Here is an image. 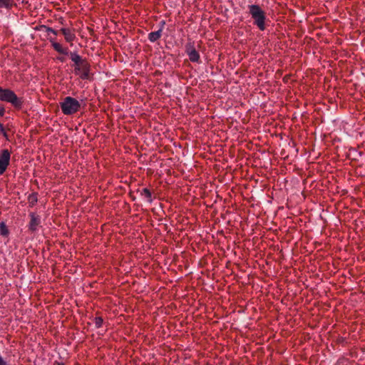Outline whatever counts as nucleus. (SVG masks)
I'll return each instance as SVG.
<instances>
[{"label":"nucleus","mask_w":365,"mask_h":365,"mask_svg":"<svg viewBox=\"0 0 365 365\" xmlns=\"http://www.w3.org/2000/svg\"><path fill=\"white\" fill-rule=\"evenodd\" d=\"M61 31L68 42H71L76 37L75 34L69 29L63 28L61 29Z\"/></svg>","instance_id":"nucleus-8"},{"label":"nucleus","mask_w":365,"mask_h":365,"mask_svg":"<svg viewBox=\"0 0 365 365\" xmlns=\"http://www.w3.org/2000/svg\"><path fill=\"white\" fill-rule=\"evenodd\" d=\"M91 65L86 60L78 66H75L74 73L76 75H79L80 78L83 80H88L91 78L90 75Z\"/></svg>","instance_id":"nucleus-5"},{"label":"nucleus","mask_w":365,"mask_h":365,"mask_svg":"<svg viewBox=\"0 0 365 365\" xmlns=\"http://www.w3.org/2000/svg\"><path fill=\"white\" fill-rule=\"evenodd\" d=\"M0 133L5 135V130L4 128V126L1 123H0Z\"/></svg>","instance_id":"nucleus-18"},{"label":"nucleus","mask_w":365,"mask_h":365,"mask_svg":"<svg viewBox=\"0 0 365 365\" xmlns=\"http://www.w3.org/2000/svg\"><path fill=\"white\" fill-rule=\"evenodd\" d=\"M61 62H63L65 61V58L63 57H61L58 58Z\"/></svg>","instance_id":"nucleus-23"},{"label":"nucleus","mask_w":365,"mask_h":365,"mask_svg":"<svg viewBox=\"0 0 365 365\" xmlns=\"http://www.w3.org/2000/svg\"><path fill=\"white\" fill-rule=\"evenodd\" d=\"M9 6V0H0V7H8Z\"/></svg>","instance_id":"nucleus-17"},{"label":"nucleus","mask_w":365,"mask_h":365,"mask_svg":"<svg viewBox=\"0 0 365 365\" xmlns=\"http://www.w3.org/2000/svg\"><path fill=\"white\" fill-rule=\"evenodd\" d=\"M0 365H6V362L3 360V359L1 356H0Z\"/></svg>","instance_id":"nucleus-21"},{"label":"nucleus","mask_w":365,"mask_h":365,"mask_svg":"<svg viewBox=\"0 0 365 365\" xmlns=\"http://www.w3.org/2000/svg\"><path fill=\"white\" fill-rule=\"evenodd\" d=\"M68 55L70 56L71 61L74 63L75 66H78V65L81 64L86 60L75 52H68Z\"/></svg>","instance_id":"nucleus-7"},{"label":"nucleus","mask_w":365,"mask_h":365,"mask_svg":"<svg viewBox=\"0 0 365 365\" xmlns=\"http://www.w3.org/2000/svg\"><path fill=\"white\" fill-rule=\"evenodd\" d=\"M0 100L11 103L16 108H20L21 106V100L12 91L1 87H0Z\"/></svg>","instance_id":"nucleus-3"},{"label":"nucleus","mask_w":365,"mask_h":365,"mask_svg":"<svg viewBox=\"0 0 365 365\" xmlns=\"http://www.w3.org/2000/svg\"><path fill=\"white\" fill-rule=\"evenodd\" d=\"M9 230L6 224L4 222H0V235L2 236H7Z\"/></svg>","instance_id":"nucleus-14"},{"label":"nucleus","mask_w":365,"mask_h":365,"mask_svg":"<svg viewBox=\"0 0 365 365\" xmlns=\"http://www.w3.org/2000/svg\"><path fill=\"white\" fill-rule=\"evenodd\" d=\"M140 195L142 196H144L147 199V201L148 202H152V194L151 192L148 188H143L140 192Z\"/></svg>","instance_id":"nucleus-12"},{"label":"nucleus","mask_w":365,"mask_h":365,"mask_svg":"<svg viewBox=\"0 0 365 365\" xmlns=\"http://www.w3.org/2000/svg\"><path fill=\"white\" fill-rule=\"evenodd\" d=\"M160 28H162V30H163V27H164V26L165 24V21H160Z\"/></svg>","instance_id":"nucleus-22"},{"label":"nucleus","mask_w":365,"mask_h":365,"mask_svg":"<svg viewBox=\"0 0 365 365\" xmlns=\"http://www.w3.org/2000/svg\"><path fill=\"white\" fill-rule=\"evenodd\" d=\"M103 319L101 317H96L94 319L95 326L96 328L101 327L103 324Z\"/></svg>","instance_id":"nucleus-16"},{"label":"nucleus","mask_w":365,"mask_h":365,"mask_svg":"<svg viewBox=\"0 0 365 365\" xmlns=\"http://www.w3.org/2000/svg\"><path fill=\"white\" fill-rule=\"evenodd\" d=\"M187 55L189 56V59L190 61H192L193 63H201L200 56L199 52L197 50L192 51V53H190Z\"/></svg>","instance_id":"nucleus-11"},{"label":"nucleus","mask_w":365,"mask_h":365,"mask_svg":"<svg viewBox=\"0 0 365 365\" xmlns=\"http://www.w3.org/2000/svg\"><path fill=\"white\" fill-rule=\"evenodd\" d=\"M10 154L8 150H4L0 155V175H2L9 163Z\"/></svg>","instance_id":"nucleus-6"},{"label":"nucleus","mask_w":365,"mask_h":365,"mask_svg":"<svg viewBox=\"0 0 365 365\" xmlns=\"http://www.w3.org/2000/svg\"><path fill=\"white\" fill-rule=\"evenodd\" d=\"M52 46L58 53L63 55H68V49L63 48L59 43L53 42Z\"/></svg>","instance_id":"nucleus-10"},{"label":"nucleus","mask_w":365,"mask_h":365,"mask_svg":"<svg viewBox=\"0 0 365 365\" xmlns=\"http://www.w3.org/2000/svg\"><path fill=\"white\" fill-rule=\"evenodd\" d=\"M37 200V194L36 192H33L28 196V203L30 207H33Z\"/></svg>","instance_id":"nucleus-13"},{"label":"nucleus","mask_w":365,"mask_h":365,"mask_svg":"<svg viewBox=\"0 0 365 365\" xmlns=\"http://www.w3.org/2000/svg\"><path fill=\"white\" fill-rule=\"evenodd\" d=\"M185 53L187 54L192 53V51H196L194 43L192 42L187 43L185 44Z\"/></svg>","instance_id":"nucleus-15"},{"label":"nucleus","mask_w":365,"mask_h":365,"mask_svg":"<svg viewBox=\"0 0 365 365\" xmlns=\"http://www.w3.org/2000/svg\"><path fill=\"white\" fill-rule=\"evenodd\" d=\"M29 219L28 230L32 233L38 232L41 224V216L34 212H31L29 214Z\"/></svg>","instance_id":"nucleus-4"},{"label":"nucleus","mask_w":365,"mask_h":365,"mask_svg":"<svg viewBox=\"0 0 365 365\" xmlns=\"http://www.w3.org/2000/svg\"><path fill=\"white\" fill-rule=\"evenodd\" d=\"M249 13L254 20V24L256 25L260 31L265 29V12L257 4L248 6Z\"/></svg>","instance_id":"nucleus-1"},{"label":"nucleus","mask_w":365,"mask_h":365,"mask_svg":"<svg viewBox=\"0 0 365 365\" xmlns=\"http://www.w3.org/2000/svg\"><path fill=\"white\" fill-rule=\"evenodd\" d=\"M47 31H48V33L51 32V33H53L55 35L57 34V32L55 30H53V29H51V28H48Z\"/></svg>","instance_id":"nucleus-19"},{"label":"nucleus","mask_w":365,"mask_h":365,"mask_svg":"<svg viewBox=\"0 0 365 365\" xmlns=\"http://www.w3.org/2000/svg\"><path fill=\"white\" fill-rule=\"evenodd\" d=\"M60 106L64 115H71L79 111L81 106L77 99L71 96H66L60 103Z\"/></svg>","instance_id":"nucleus-2"},{"label":"nucleus","mask_w":365,"mask_h":365,"mask_svg":"<svg viewBox=\"0 0 365 365\" xmlns=\"http://www.w3.org/2000/svg\"><path fill=\"white\" fill-rule=\"evenodd\" d=\"M5 110L3 107H0V115H4Z\"/></svg>","instance_id":"nucleus-20"},{"label":"nucleus","mask_w":365,"mask_h":365,"mask_svg":"<svg viewBox=\"0 0 365 365\" xmlns=\"http://www.w3.org/2000/svg\"><path fill=\"white\" fill-rule=\"evenodd\" d=\"M162 36V28H160L159 30L153 32H150L148 34V39L150 42H155L158 40Z\"/></svg>","instance_id":"nucleus-9"}]
</instances>
